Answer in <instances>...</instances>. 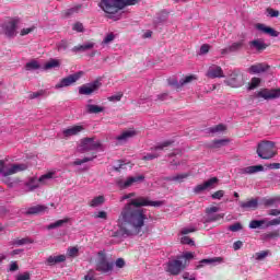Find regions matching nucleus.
<instances>
[{
  "instance_id": "42",
  "label": "nucleus",
  "mask_w": 280,
  "mask_h": 280,
  "mask_svg": "<svg viewBox=\"0 0 280 280\" xmlns=\"http://www.w3.org/2000/svg\"><path fill=\"white\" fill-rule=\"evenodd\" d=\"M34 30H36V26H28V27H24L20 31V36H27L28 34H32V32H34Z\"/></svg>"
},
{
  "instance_id": "44",
  "label": "nucleus",
  "mask_w": 280,
  "mask_h": 280,
  "mask_svg": "<svg viewBox=\"0 0 280 280\" xmlns=\"http://www.w3.org/2000/svg\"><path fill=\"white\" fill-rule=\"evenodd\" d=\"M113 40H115V35L113 33H108L103 42H102V45H110V43H113Z\"/></svg>"
},
{
  "instance_id": "18",
  "label": "nucleus",
  "mask_w": 280,
  "mask_h": 280,
  "mask_svg": "<svg viewBox=\"0 0 280 280\" xmlns=\"http://www.w3.org/2000/svg\"><path fill=\"white\" fill-rule=\"evenodd\" d=\"M225 84H229V86H233L234 89H237L244 84V81L240 79V70H234L230 74V79L225 80Z\"/></svg>"
},
{
  "instance_id": "6",
  "label": "nucleus",
  "mask_w": 280,
  "mask_h": 280,
  "mask_svg": "<svg viewBox=\"0 0 280 280\" xmlns=\"http://www.w3.org/2000/svg\"><path fill=\"white\" fill-rule=\"evenodd\" d=\"M115 264L108 261V256H106V252L100 250L96 254L95 270L97 272H102L103 275H108V272H113Z\"/></svg>"
},
{
  "instance_id": "23",
  "label": "nucleus",
  "mask_w": 280,
  "mask_h": 280,
  "mask_svg": "<svg viewBox=\"0 0 280 280\" xmlns=\"http://www.w3.org/2000/svg\"><path fill=\"white\" fill-rule=\"evenodd\" d=\"M270 67L266 63H256L248 68V73L257 74V73H266Z\"/></svg>"
},
{
  "instance_id": "46",
  "label": "nucleus",
  "mask_w": 280,
  "mask_h": 280,
  "mask_svg": "<svg viewBox=\"0 0 280 280\" xmlns=\"http://www.w3.org/2000/svg\"><path fill=\"white\" fill-rule=\"evenodd\" d=\"M3 183H5V185L8 187L12 188V187H15L16 183H19V179H12L10 177H4Z\"/></svg>"
},
{
  "instance_id": "34",
  "label": "nucleus",
  "mask_w": 280,
  "mask_h": 280,
  "mask_svg": "<svg viewBox=\"0 0 280 280\" xmlns=\"http://www.w3.org/2000/svg\"><path fill=\"white\" fill-rule=\"evenodd\" d=\"M186 178H189V174L183 173L167 177V180L172 183H184Z\"/></svg>"
},
{
  "instance_id": "17",
  "label": "nucleus",
  "mask_w": 280,
  "mask_h": 280,
  "mask_svg": "<svg viewBox=\"0 0 280 280\" xmlns=\"http://www.w3.org/2000/svg\"><path fill=\"white\" fill-rule=\"evenodd\" d=\"M218 183V177H212L205 182L203 184H199L194 188L195 194H202V191H207V189H213L214 185Z\"/></svg>"
},
{
  "instance_id": "49",
  "label": "nucleus",
  "mask_w": 280,
  "mask_h": 280,
  "mask_svg": "<svg viewBox=\"0 0 280 280\" xmlns=\"http://www.w3.org/2000/svg\"><path fill=\"white\" fill-rule=\"evenodd\" d=\"M43 95H45V91L40 90L38 92H32L30 94V100H38V97H43Z\"/></svg>"
},
{
  "instance_id": "45",
  "label": "nucleus",
  "mask_w": 280,
  "mask_h": 280,
  "mask_svg": "<svg viewBox=\"0 0 280 280\" xmlns=\"http://www.w3.org/2000/svg\"><path fill=\"white\" fill-rule=\"evenodd\" d=\"M224 130H226V126H224L222 124L217 125V126L210 128V132H212V133L224 132Z\"/></svg>"
},
{
  "instance_id": "40",
  "label": "nucleus",
  "mask_w": 280,
  "mask_h": 280,
  "mask_svg": "<svg viewBox=\"0 0 280 280\" xmlns=\"http://www.w3.org/2000/svg\"><path fill=\"white\" fill-rule=\"evenodd\" d=\"M223 262H224V258L222 257H214V258H208V259L201 260V264H213V266H218V264H223Z\"/></svg>"
},
{
  "instance_id": "22",
  "label": "nucleus",
  "mask_w": 280,
  "mask_h": 280,
  "mask_svg": "<svg viewBox=\"0 0 280 280\" xmlns=\"http://www.w3.org/2000/svg\"><path fill=\"white\" fill-rule=\"evenodd\" d=\"M240 207L244 211H255L259 207V201L257 199H249L247 201H240Z\"/></svg>"
},
{
  "instance_id": "29",
  "label": "nucleus",
  "mask_w": 280,
  "mask_h": 280,
  "mask_svg": "<svg viewBox=\"0 0 280 280\" xmlns=\"http://www.w3.org/2000/svg\"><path fill=\"white\" fill-rule=\"evenodd\" d=\"M70 221V218L60 219L55 221L54 223L48 224L46 229L48 231H52V229H61V226H65V224H69Z\"/></svg>"
},
{
  "instance_id": "11",
  "label": "nucleus",
  "mask_w": 280,
  "mask_h": 280,
  "mask_svg": "<svg viewBox=\"0 0 280 280\" xmlns=\"http://www.w3.org/2000/svg\"><path fill=\"white\" fill-rule=\"evenodd\" d=\"M174 143V141L171 140H166L160 144H158L154 148V153H147L145 155L142 156V161H154V159H159V156H161V150H163V148H170V145H172Z\"/></svg>"
},
{
  "instance_id": "31",
  "label": "nucleus",
  "mask_w": 280,
  "mask_h": 280,
  "mask_svg": "<svg viewBox=\"0 0 280 280\" xmlns=\"http://www.w3.org/2000/svg\"><path fill=\"white\" fill-rule=\"evenodd\" d=\"M85 112L89 113V115H97L100 113H104V107L100 105L88 104L85 106Z\"/></svg>"
},
{
  "instance_id": "41",
  "label": "nucleus",
  "mask_w": 280,
  "mask_h": 280,
  "mask_svg": "<svg viewBox=\"0 0 280 280\" xmlns=\"http://www.w3.org/2000/svg\"><path fill=\"white\" fill-rule=\"evenodd\" d=\"M261 84V79L254 77L252 78L250 82L248 83V90L254 91V89H257Z\"/></svg>"
},
{
  "instance_id": "51",
  "label": "nucleus",
  "mask_w": 280,
  "mask_h": 280,
  "mask_svg": "<svg viewBox=\"0 0 280 280\" xmlns=\"http://www.w3.org/2000/svg\"><path fill=\"white\" fill-rule=\"evenodd\" d=\"M210 49H211V46L209 44H203L199 50L200 56H205L206 54H209Z\"/></svg>"
},
{
  "instance_id": "57",
  "label": "nucleus",
  "mask_w": 280,
  "mask_h": 280,
  "mask_svg": "<svg viewBox=\"0 0 280 280\" xmlns=\"http://www.w3.org/2000/svg\"><path fill=\"white\" fill-rule=\"evenodd\" d=\"M213 200H221L224 198V190H218L214 194H212Z\"/></svg>"
},
{
  "instance_id": "7",
  "label": "nucleus",
  "mask_w": 280,
  "mask_h": 280,
  "mask_svg": "<svg viewBox=\"0 0 280 280\" xmlns=\"http://www.w3.org/2000/svg\"><path fill=\"white\" fill-rule=\"evenodd\" d=\"M79 152H93L95 150H102V142L97 138L82 139L78 145Z\"/></svg>"
},
{
  "instance_id": "15",
  "label": "nucleus",
  "mask_w": 280,
  "mask_h": 280,
  "mask_svg": "<svg viewBox=\"0 0 280 280\" xmlns=\"http://www.w3.org/2000/svg\"><path fill=\"white\" fill-rule=\"evenodd\" d=\"M137 137V131L135 128L125 129L116 137V141L118 143H127L130 139H135Z\"/></svg>"
},
{
  "instance_id": "38",
  "label": "nucleus",
  "mask_w": 280,
  "mask_h": 280,
  "mask_svg": "<svg viewBox=\"0 0 280 280\" xmlns=\"http://www.w3.org/2000/svg\"><path fill=\"white\" fill-rule=\"evenodd\" d=\"M25 244H34V240L30 237L16 238L13 241V246H25Z\"/></svg>"
},
{
  "instance_id": "62",
  "label": "nucleus",
  "mask_w": 280,
  "mask_h": 280,
  "mask_svg": "<svg viewBox=\"0 0 280 280\" xmlns=\"http://www.w3.org/2000/svg\"><path fill=\"white\" fill-rule=\"evenodd\" d=\"M72 30H74V32H84V25H82V23L80 22H77L73 25Z\"/></svg>"
},
{
  "instance_id": "28",
  "label": "nucleus",
  "mask_w": 280,
  "mask_h": 280,
  "mask_svg": "<svg viewBox=\"0 0 280 280\" xmlns=\"http://www.w3.org/2000/svg\"><path fill=\"white\" fill-rule=\"evenodd\" d=\"M95 48V43L94 42H85L84 44L82 45H78V46H74L72 48V51H91V49H94Z\"/></svg>"
},
{
  "instance_id": "20",
  "label": "nucleus",
  "mask_w": 280,
  "mask_h": 280,
  "mask_svg": "<svg viewBox=\"0 0 280 280\" xmlns=\"http://www.w3.org/2000/svg\"><path fill=\"white\" fill-rule=\"evenodd\" d=\"M255 28L258 30V32H262V34H268V36H272L273 38H277L279 36V32L270 26H266V24L257 23L255 24Z\"/></svg>"
},
{
  "instance_id": "9",
  "label": "nucleus",
  "mask_w": 280,
  "mask_h": 280,
  "mask_svg": "<svg viewBox=\"0 0 280 280\" xmlns=\"http://www.w3.org/2000/svg\"><path fill=\"white\" fill-rule=\"evenodd\" d=\"M143 180H145V176L136 175V176H130L127 179L119 178L116 180V185H118L120 189H128V187H132V185L137 183H143Z\"/></svg>"
},
{
  "instance_id": "24",
  "label": "nucleus",
  "mask_w": 280,
  "mask_h": 280,
  "mask_svg": "<svg viewBox=\"0 0 280 280\" xmlns=\"http://www.w3.org/2000/svg\"><path fill=\"white\" fill-rule=\"evenodd\" d=\"M67 261V256L65 254L57 255V256H49L46 259L47 266H56V264H65Z\"/></svg>"
},
{
  "instance_id": "10",
  "label": "nucleus",
  "mask_w": 280,
  "mask_h": 280,
  "mask_svg": "<svg viewBox=\"0 0 280 280\" xmlns=\"http://www.w3.org/2000/svg\"><path fill=\"white\" fill-rule=\"evenodd\" d=\"M196 80H198V75L189 74L183 77L179 81H176V79H170L168 84L175 89H183V86H187V84H191V82H196Z\"/></svg>"
},
{
  "instance_id": "5",
  "label": "nucleus",
  "mask_w": 280,
  "mask_h": 280,
  "mask_svg": "<svg viewBox=\"0 0 280 280\" xmlns=\"http://www.w3.org/2000/svg\"><path fill=\"white\" fill-rule=\"evenodd\" d=\"M27 170L26 163H10L8 160H0V177L8 178V176H12L14 174H19V172H25Z\"/></svg>"
},
{
  "instance_id": "39",
  "label": "nucleus",
  "mask_w": 280,
  "mask_h": 280,
  "mask_svg": "<svg viewBox=\"0 0 280 280\" xmlns=\"http://www.w3.org/2000/svg\"><path fill=\"white\" fill-rule=\"evenodd\" d=\"M266 222H268V219L262 220H253L249 223V229H259L260 226H266Z\"/></svg>"
},
{
  "instance_id": "33",
  "label": "nucleus",
  "mask_w": 280,
  "mask_h": 280,
  "mask_svg": "<svg viewBox=\"0 0 280 280\" xmlns=\"http://www.w3.org/2000/svg\"><path fill=\"white\" fill-rule=\"evenodd\" d=\"M58 67H60V61L58 59L51 58L43 66V69L44 71H49L51 69H58Z\"/></svg>"
},
{
  "instance_id": "36",
  "label": "nucleus",
  "mask_w": 280,
  "mask_h": 280,
  "mask_svg": "<svg viewBox=\"0 0 280 280\" xmlns=\"http://www.w3.org/2000/svg\"><path fill=\"white\" fill-rule=\"evenodd\" d=\"M222 218H224V214H206L203 223L218 222V220H222Z\"/></svg>"
},
{
  "instance_id": "60",
  "label": "nucleus",
  "mask_w": 280,
  "mask_h": 280,
  "mask_svg": "<svg viewBox=\"0 0 280 280\" xmlns=\"http://www.w3.org/2000/svg\"><path fill=\"white\" fill-rule=\"evenodd\" d=\"M137 196L136 192H129L127 195H124L120 197V202H124V200H130L131 198H135Z\"/></svg>"
},
{
  "instance_id": "26",
  "label": "nucleus",
  "mask_w": 280,
  "mask_h": 280,
  "mask_svg": "<svg viewBox=\"0 0 280 280\" xmlns=\"http://www.w3.org/2000/svg\"><path fill=\"white\" fill-rule=\"evenodd\" d=\"M242 47H244V40L233 43L228 48L221 49V55L224 56L226 54H230L231 51H238V49H242Z\"/></svg>"
},
{
  "instance_id": "59",
  "label": "nucleus",
  "mask_w": 280,
  "mask_h": 280,
  "mask_svg": "<svg viewBox=\"0 0 280 280\" xmlns=\"http://www.w3.org/2000/svg\"><path fill=\"white\" fill-rule=\"evenodd\" d=\"M93 159H95V156H93V158H85L83 160H77V161H74V165H82L84 163H89V161H93Z\"/></svg>"
},
{
  "instance_id": "53",
  "label": "nucleus",
  "mask_w": 280,
  "mask_h": 280,
  "mask_svg": "<svg viewBox=\"0 0 280 280\" xmlns=\"http://www.w3.org/2000/svg\"><path fill=\"white\" fill-rule=\"evenodd\" d=\"M220 211L219 207L212 206L206 209V215H212L213 213H218Z\"/></svg>"
},
{
  "instance_id": "55",
  "label": "nucleus",
  "mask_w": 280,
  "mask_h": 280,
  "mask_svg": "<svg viewBox=\"0 0 280 280\" xmlns=\"http://www.w3.org/2000/svg\"><path fill=\"white\" fill-rule=\"evenodd\" d=\"M121 97H124V94L118 93L116 95L108 96V102H121Z\"/></svg>"
},
{
  "instance_id": "27",
  "label": "nucleus",
  "mask_w": 280,
  "mask_h": 280,
  "mask_svg": "<svg viewBox=\"0 0 280 280\" xmlns=\"http://www.w3.org/2000/svg\"><path fill=\"white\" fill-rule=\"evenodd\" d=\"M56 178V172H48L44 175H42L38 180H39V187L43 185H49L51 180Z\"/></svg>"
},
{
  "instance_id": "30",
  "label": "nucleus",
  "mask_w": 280,
  "mask_h": 280,
  "mask_svg": "<svg viewBox=\"0 0 280 280\" xmlns=\"http://www.w3.org/2000/svg\"><path fill=\"white\" fill-rule=\"evenodd\" d=\"M266 47H268V45H266V43H264L261 39H254L249 42V48L256 49V51H264Z\"/></svg>"
},
{
  "instance_id": "3",
  "label": "nucleus",
  "mask_w": 280,
  "mask_h": 280,
  "mask_svg": "<svg viewBox=\"0 0 280 280\" xmlns=\"http://www.w3.org/2000/svg\"><path fill=\"white\" fill-rule=\"evenodd\" d=\"M279 148L275 141L262 140L258 142L256 154L259 159H264L265 161H269V159H275V155L278 154Z\"/></svg>"
},
{
  "instance_id": "8",
  "label": "nucleus",
  "mask_w": 280,
  "mask_h": 280,
  "mask_svg": "<svg viewBox=\"0 0 280 280\" xmlns=\"http://www.w3.org/2000/svg\"><path fill=\"white\" fill-rule=\"evenodd\" d=\"M82 75H84V72H82V71L70 74V75L61 79L60 82H58L55 85V89L58 91L60 89H65L66 86H71V84H75V82H78V80H80V78H82Z\"/></svg>"
},
{
  "instance_id": "1",
  "label": "nucleus",
  "mask_w": 280,
  "mask_h": 280,
  "mask_svg": "<svg viewBox=\"0 0 280 280\" xmlns=\"http://www.w3.org/2000/svg\"><path fill=\"white\" fill-rule=\"evenodd\" d=\"M161 201H150L148 198L138 197L124 206L117 221L118 229L113 231V237H132L139 235L145 226V210L141 207H161Z\"/></svg>"
},
{
  "instance_id": "35",
  "label": "nucleus",
  "mask_w": 280,
  "mask_h": 280,
  "mask_svg": "<svg viewBox=\"0 0 280 280\" xmlns=\"http://www.w3.org/2000/svg\"><path fill=\"white\" fill-rule=\"evenodd\" d=\"M106 201V199L104 198V196H97L94 197L90 202V207H102V205H104V202Z\"/></svg>"
},
{
  "instance_id": "2",
  "label": "nucleus",
  "mask_w": 280,
  "mask_h": 280,
  "mask_svg": "<svg viewBox=\"0 0 280 280\" xmlns=\"http://www.w3.org/2000/svg\"><path fill=\"white\" fill-rule=\"evenodd\" d=\"M140 0H101L98 8L106 14H117L119 10L128 8V5H137Z\"/></svg>"
},
{
  "instance_id": "19",
  "label": "nucleus",
  "mask_w": 280,
  "mask_h": 280,
  "mask_svg": "<svg viewBox=\"0 0 280 280\" xmlns=\"http://www.w3.org/2000/svg\"><path fill=\"white\" fill-rule=\"evenodd\" d=\"M206 75L207 78H211V80H214V78H224V71L222 70V67L218 65H211L208 68Z\"/></svg>"
},
{
  "instance_id": "48",
  "label": "nucleus",
  "mask_w": 280,
  "mask_h": 280,
  "mask_svg": "<svg viewBox=\"0 0 280 280\" xmlns=\"http://www.w3.org/2000/svg\"><path fill=\"white\" fill-rule=\"evenodd\" d=\"M180 243L182 244H188L189 246H195L196 245L194 240H191L189 236H182L180 237Z\"/></svg>"
},
{
  "instance_id": "4",
  "label": "nucleus",
  "mask_w": 280,
  "mask_h": 280,
  "mask_svg": "<svg viewBox=\"0 0 280 280\" xmlns=\"http://www.w3.org/2000/svg\"><path fill=\"white\" fill-rule=\"evenodd\" d=\"M19 25H21V18L19 16L7 18L0 24V33L4 34L7 38H15V36L19 34L18 32Z\"/></svg>"
},
{
  "instance_id": "37",
  "label": "nucleus",
  "mask_w": 280,
  "mask_h": 280,
  "mask_svg": "<svg viewBox=\"0 0 280 280\" xmlns=\"http://www.w3.org/2000/svg\"><path fill=\"white\" fill-rule=\"evenodd\" d=\"M25 69L26 71H36L40 69V63L36 59H33L25 65Z\"/></svg>"
},
{
  "instance_id": "64",
  "label": "nucleus",
  "mask_w": 280,
  "mask_h": 280,
  "mask_svg": "<svg viewBox=\"0 0 280 280\" xmlns=\"http://www.w3.org/2000/svg\"><path fill=\"white\" fill-rule=\"evenodd\" d=\"M267 14H269L271 16V19H275V18L279 16V11L273 10V9H267Z\"/></svg>"
},
{
  "instance_id": "63",
  "label": "nucleus",
  "mask_w": 280,
  "mask_h": 280,
  "mask_svg": "<svg viewBox=\"0 0 280 280\" xmlns=\"http://www.w3.org/2000/svg\"><path fill=\"white\" fill-rule=\"evenodd\" d=\"M182 259H185V264L184 266H187V260L189 259H194V254L192 253H185L183 256H182Z\"/></svg>"
},
{
  "instance_id": "25",
  "label": "nucleus",
  "mask_w": 280,
  "mask_h": 280,
  "mask_svg": "<svg viewBox=\"0 0 280 280\" xmlns=\"http://www.w3.org/2000/svg\"><path fill=\"white\" fill-rule=\"evenodd\" d=\"M257 172H264L262 165L247 166L238 170V174H257Z\"/></svg>"
},
{
  "instance_id": "14",
  "label": "nucleus",
  "mask_w": 280,
  "mask_h": 280,
  "mask_svg": "<svg viewBox=\"0 0 280 280\" xmlns=\"http://www.w3.org/2000/svg\"><path fill=\"white\" fill-rule=\"evenodd\" d=\"M80 132H84V126L82 125H74L72 127H68L62 130L61 137L62 139H71V137H75L80 135Z\"/></svg>"
},
{
  "instance_id": "61",
  "label": "nucleus",
  "mask_w": 280,
  "mask_h": 280,
  "mask_svg": "<svg viewBox=\"0 0 280 280\" xmlns=\"http://www.w3.org/2000/svg\"><path fill=\"white\" fill-rule=\"evenodd\" d=\"M279 225V222L277 219H272L271 221H268L267 219V222L265 223V229H268V226H277Z\"/></svg>"
},
{
  "instance_id": "58",
  "label": "nucleus",
  "mask_w": 280,
  "mask_h": 280,
  "mask_svg": "<svg viewBox=\"0 0 280 280\" xmlns=\"http://www.w3.org/2000/svg\"><path fill=\"white\" fill-rule=\"evenodd\" d=\"M116 268H125L126 267V260L124 258H117L115 261Z\"/></svg>"
},
{
  "instance_id": "50",
  "label": "nucleus",
  "mask_w": 280,
  "mask_h": 280,
  "mask_svg": "<svg viewBox=\"0 0 280 280\" xmlns=\"http://www.w3.org/2000/svg\"><path fill=\"white\" fill-rule=\"evenodd\" d=\"M225 143H229V140L226 139L214 140L212 148H222V145H225Z\"/></svg>"
},
{
  "instance_id": "52",
  "label": "nucleus",
  "mask_w": 280,
  "mask_h": 280,
  "mask_svg": "<svg viewBox=\"0 0 280 280\" xmlns=\"http://www.w3.org/2000/svg\"><path fill=\"white\" fill-rule=\"evenodd\" d=\"M229 231H232V233H237V231H242V223H234L230 225Z\"/></svg>"
},
{
  "instance_id": "16",
  "label": "nucleus",
  "mask_w": 280,
  "mask_h": 280,
  "mask_svg": "<svg viewBox=\"0 0 280 280\" xmlns=\"http://www.w3.org/2000/svg\"><path fill=\"white\" fill-rule=\"evenodd\" d=\"M102 86V83L100 81H94L89 84H84L81 88H79L80 95H91L97 91Z\"/></svg>"
},
{
  "instance_id": "54",
  "label": "nucleus",
  "mask_w": 280,
  "mask_h": 280,
  "mask_svg": "<svg viewBox=\"0 0 280 280\" xmlns=\"http://www.w3.org/2000/svg\"><path fill=\"white\" fill-rule=\"evenodd\" d=\"M196 228L189 226V228H183L180 230V235H189V233H195Z\"/></svg>"
},
{
  "instance_id": "56",
  "label": "nucleus",
  "mask_w": 280,
  "mask_h": 280,
  "mask_svg": "<svg viewBox=\"0 0 280 280\" xmlns=\"http://www.w3.org/2000/svg\"><path fill=\"white\" fill-rule=\"evenodd\" d=\"M79 249L78 247L68 248V257H78Z\"/></svg>"
},
{
  "instance_id": "47",
  "label": "nucleus",
  "mask_w": 280,
  "mask_h": 280,
  "mask_svg": "<svg viewBox=\"0 0 280 280\" xmlns=\"http://www.w3.org/2000/svg\"><path fill=\"white\" fill-rule=\"evenodd\" d=\"M95 220H107L108 213L106 211H98L94 214Z\"/></svg>"
},
{
  "instance_id": "13",
  "label": "nucleus",
  "mask_w": 280,
  "mask_h": 280,
  "mask_svg": "<svg viewBox=\"0 0 280 280\" xmlns=\"http://www.w3.org/2000/svg\"><path fill=\"white\" fill-rule=\"evenodd\" d=\"M256 97L262 100H277L280 97V89H262L256 93Z\"/></svg>"
},
{
  "instance_id": "12",
  "label": "nucleus",
  "mask_w": 280,
  "mask_h": 280,
  "mask_svg": "<svg viewBox=\"0 0 280 280\" xmlns=\"http://www.w3.org/2000/svg\"><path fill=\"white\" fill-rule=\"evenodd\" d=\"M184 268L185 265L183 264V260H171L166 265V272L173 277H178Z\"/></svg>"
},
{
  "instance_id": "21",
  "label": "nucleus",
  "mask_w": 280,
  "mask_h": 280,
  "mask_svg": "<svg viewBox=\"0 0 280 280\" xmlns=\"http://www.w3.org/2000/svg\"><path fill=\"white\" fill-rule=\"evenodd\" d=\"M38 187H40L38 178L30 177L24 183V194H27L28 191H34L35 189H38Z\"/></svg>"
},
{
  "instance_id": "32",
  "label": "nucleus",
  "mask_w": 280,
  "mask_h": 280,
  "mask_svg": "<svg viewBox=\"0 0 280 280\" xmlns=\"http://www.w3.org/2000/svg\"><path fill=\"white\" fill-rule=\"evenodd\" d=\"M47 211H49V208L47 206L37 205V206H34V207H31L27 210V213H30V214L47 213Z\"/></svg>"
},
{
  "instance_id": "43",
  "label": "nucleus",
  "mask_w": 280,
  "mask_h": 280,
  "mask_svg": "<svg viewBox=\"0 0 280 280\" xmlns=\"http://www.w3.org/2000/svg\"><path fill=\"white\" fill-rule=\"evenodd\" d=\"M268 254H269L268 250L258 252L255 254V259L257 261H261V260L266 259V257H268Z\"/></svg>"
}]
</instances>
